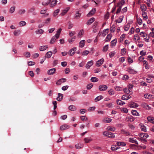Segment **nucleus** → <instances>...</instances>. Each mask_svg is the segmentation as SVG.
Returning a JSON list of instances; mask_svg holds the SVG:
<instances>
[{"mask_svg":"<svg viewBox=\"0 0 154 154\" xmlns=\"http://www.w3.org/2000/svg\"><path fill=\"white\" fill-rule=\"evenodd\" d=\"M139 136L141 138V141L143 143H146L147 140L145 139L147 138L149 136L148 134L146 133H142L139 134Z\"/></svg>","mask_w":154,"mask_h":154,"instance_id":"obj_1","label":"nucleus"},{"mask_svg":"<svg viewBox=\"0 0 154 154\" xmlns=\"http://www.w3.org/2000/svg\"><path fill=\"white\" fill-rule=\"evenodd\" d=\"M107 86L105 85H100L99 87V89L101 91H106L107 89Z\"/></svg>","mask_w":154,"mask_h":154,"instance_id":"obj_2","label":"nucleus"},{"mask_svg":"<svg viewBox=\"0 0 154 154\" xmlns=\"http://www.w3.org/2000/svg\"><path fill=\"white\" fill-rule=\"evenodd\" d=\"M76 50V48L75 47L73 48L70 50L68 52L69 55L70 56H73L75 54Z\"/></svg>","mask_w":154,"mask_h":154,"instance_id":"obj_3","label":"nucleus"},{"mask_svg":"<svg viewBox=\"0 0 154 154\" xmlns=\"http://www.w3.org/2000/svg\"><path fill=\"white\" fill-rule=\"evenodd\" d=\"M104 61V60L103 58H102L97 61L96 63V66H100L102 65Z\"/></svg>","mask_w":154,"mask_h":154,"instance_id":"obj_4","label":"nucleus"},{"mask_svg":"<svg viewBox=\"0 0 154 154\" xmlns=\"http://www.w3.org/2000/svg\"><path fill=\"white\" fill-rule=\"evenodd\" d=\"M66 79L65 78H62L57 81L56 82V84L58 85H60L63 83L66 82Z\"/></svg>","mask_w":154,"mask_h":154,"instance_id":"obj_5","label":"nucleus"},{"mask_svg":"<svg viewBox=\"0 0 154 154\" xmlns=\"http://www.w3.org/2000/svg\"><path fill=\"white\" fill-rule=\"evenodd\" d=\"M93 64V60H91L88 61L85 67L87 69H88L92 66Z\"/></svg>","mask_w":154,"mask_h":154,"instance_id":"obj_6","label":"nucleus"},{"mask_svg":"<svg viewBox=\"0 0 154 154\" xmlns=\"http://www.w3.org/2000/svg\"><path fill=\"white\" fill-rule=\"evenodd\" d=\"M114 146V147H111V149L112 150H117L119 149L120 148V147L119 146H125L126 145H113Z\"/></svg>","mask_w":154,"mask_h":154,"instance_id":"obj_7","label":"nucleus"},{"mask_svg":"<svg viewBox=\"0 0 154 154\" xmlns=\"http://www.w3.org/2000/svg\"><path fill=\"white\" fill-rule=\"evenodd\" d=\"M57 2V0H53L52 1H51V2L50 3V6L51 7H55Z\"/></svg>","mask_w":154,"mask_h":154,"instance_id":"obj_8","label":"nucleus"},{"mask_svg":"<svg viewBox=\"0 0 154 154\" xmlns=\"http://www.w3.org/2000/svg\"><path fill=\"white\" fill-rule=\"evenodd\" d=\"M96 11V9L95 8H93L92 10L87 14V16L90 17L93 15Z\"/></svg>","mask_w":154,"mask_h":154,"instance_id":"obj_9","label":"nucleus"},{"mask_svg":"<svg viewBox=\"0 0 154 154\" xmlns=\"http://www.w3.org/2000/svg\"><path fill=\"white\" fill-rule=\"evenodd\" d=\"M56 70L55 68L51 69L48 71V74L49 75H53L55 72Z\"/></svg>","mask_w":154,"mask_h":154,"instance_id":"obj_10","label":"nucleus"},{"mask_svg":"<svg viewBox=\"0 0 154 154\" xmlns=\"http://www.w3.org/2000/svg\"><path fill=\"white\" fill-rule=\"evenodd\" d=\"M131 97V96L128 95H123L122 97V99L123 100H127Z\"/></svg>","mask_w":154,"mask_h":154,"instance_id":"obj_11","label":"nucleus"},{"mask_svg":"<svg viewBox=\"0 0 154 154\" xmlns=\"http://www.w3.org/2000/svg\"><path fill=\"white\" fill-rule=\"evenodd\" d=\"M70 127L69 125H63L61 126L60 127V129L61 130H63L69 128Z\"/></svg>","mask_w":154,"mask_h":154,"instance_id":"obj_12","label":"nucleus"},{"mask_svg":"<svg viewBox=\"0 0 154 154\" xmlns=\"http://www.w3.org/2000/svg\"><path fill=\"white\" fill-rule=\"evenodd\" d=\"M95 20V19L94 17H92L87 22L86 24L87 25H89L91 24Z\"/></svg>","mask_w":154,"mask_h":154,"instance_id":"obj_13","label":"nucleus"},{"mask_svg":"<svg viewBox=\"0 0 154 154\" xmlns=\"http://www.w3.org/2000/svg\"><path fill=\"white\" fill-rule=\"evenodd\" d=\"M126 120L127 121L130 122H132L134 121V119L133 117L132 116H130L126 117Z\"/></svg>","mask_w":154,"mask_h":154,"instance_id":"obj_14","label":"nucleus"},{"mask_svg":"<svg viewBox=\"0 0 154 154\" xmlns=\"http://www.w3.org/2000/svg\"><path fill=\"white\" fill-rule=\"evenodd\" d=\"M52 54V52L51 51H49L47 52L46 54L45 55V57L46 58H50Z\"/></svg>","mask_w":154,"mask_h":154,"instance_id":"obj_15","label":"nucleus"},{"mask_svg":"<svg viewBox=\"0 0 154 154\" xmlns=\"http://www.w3.org/2000/svg\"><path fill=\"white\" fill-rule=\"evenodd\" d=\"M48 45H44L40 47L39 50L41 51H43L48 48Z\"/></svg>","mask_w":154,"mask_h":154,"instance_id":"obj_16","label":"nucleus"},{"mask_svg":"<svg viewBox=\"0 0 154 154\" xmlns=\"http://www.w3.org/2000/svg\"><path fill=\"white\" fill-rule=\"evenodd\" d=\"M117 42V40L116 38L112 40L111 42L110 46L112 47H114L116 45Z\"/></svg>","mask_w":154,"mask_h":154,"instance_id":"obj_17","label":"nucleus"},{"mask_svg":"<svg viewBox=\"0 0 154 154\" xmlns=\"http://www.w3.org/2000/svg\"><path fill=\"white\" fill-rule=\"evenodd\" d=\"M147 119L149 122L154 124V118L151 116H148L147 117Z\"/></svg>","mask_w":154,"mask_h":154,"instance_id":"obj_18","label":"nucleus"},{"mask_svg":"<svg viewBox=\"0 0 154 154\" xmlns=\"http://www.w3.org/2000/svg\"><path fill=\"white\" fill-rule=\"evenodd\" d=\"M112 119L108 118H106L103 120V122L104 123H109L112 121Z\"/></svg>","mask_w":154,"mask_h":154,"instance_id":"obj_19","label":"nucleus"},{"mask_svg":"<svg viewBox=\"0 0 154 154\" xmlns=\"http://www.w3.org/2000/svg\"><path fill=\"white\" fill-rule=\"evenodd\" d=\"M63 94L60 93H59L58 94V96L57 98V100L58 101H60L63 99Z\"/></svg>","mask_w":154,"mask_h":154,"instance_id":"obj_20","label":"nucleus"},{"mask_svg":"<svg viewBox=\"0 0 154 154\" xmlns=\"http://www.w3.org/2000/svg\"><path fill=\"white\" fill-rule=\"evenodd\" d=\"M21 31L20 30L17 29L15 30L14 32V34L15 36H18L21 33Z\"/></svg>","mask_w":154,"mask_h":154,"instance_id":"obj_21","label":"nucleus"},{"mask_svg":"<svg viewBox=\"0 0 154 154\" xmlns=\"http://www.w3.org/2000/svg\"><path fill=\"white\" fill-rule=\"evenodd\" d=\"M81 16V14L79 13L78 12L76 13L75 14L74 16V18L76 19H79Z\"/></svg>","mask_w":154,"mask_h":154,"instance_id":"obj_22","label":"nucleus"},{"mask_svg":"<svg viewBox=\"0 0 154 154\" xmlns=\"http://www.w3.org/2000/svg\"><path fill=\"white\" fill-rule=\"evenodd\" d=\"M69 109L71 111H74L76 110V108L75 106L71 105L69 106Z\"/></svg>","mask_w":154,"mask_h":154,"instance_id":"obj_23","label":"nucleus"},{"mask_svg":"<svg viewBox=\"0 0 154 154\" xmlns=\"http://www.w3.org/2000/svg\"><path fill=\"white\" fill-rule=\"evenodd\" d=\"M85 42L84 40H81L79 42V46L81 48H83L85 45Z\"/></svg>","mask_w":154,"mask_h":154,"instance_id":"obj_24","label":"nucleus"},{"mask_svg":"<svg viewBox=\"0 0 154 154\" xmlns=\"http://www.w3.org/2000/svg\"><path fill=\"white\" fill-rule=\"evenodd\" d=\"M57 37V36L55 35H54L51 38L50 42V43L51 44H53L56 41L57 39L58 38Z\"/></svg>","mask_w":154,"mask_h":154,"instance_id":"obj_25","label":"nucleus"},{"mask_svg":"<svg viewBox=\"0 0 154 154\" xmlns=\"http://www.w3.org/2000/svg\"><path fill=\"white\" fill-rule=\"evenodd\" d=\"M92 140V139L91 137H86L84 139V141L86 143H89Z\"/></svg>","mask_w":154,"mask_h":154,"instance_id":"obj_26","label":"nucleus"},{"mask_svg":"<svg viewBox=\"0 0 154 154\" xmlns=\"http://www.w3.org/2000/svg\"><path fill=\"white\" fill-rule=\"evenodd\" d=\"M26 11L24 9H20L18 11V13L20 15L24 14L26 12Z\"/></svg>","mask_w":154,"mask_h":154,"instance_id":"obj_27","label":"nucleus"},{"mask_svg":"<svg viewBox=\"0 0 154 154\" xmlns=\"http://www.w3.org/2000/svg\"><path fill=\"white\" fill-rule=\"evenodd\" d=\"M62 30V29L61 28H59L57 31V33L55 35L56 36L57 38H59Z\"/></svg>","mask_w":154,"mask_h":154,"instance_id":"obj_28","label":"nucleus"},{"mask_svg":"<svg viewBox=\"0 0 154 154\" xmlns=\"http://www.w3.org/2000/svg\"><path fill=\"white\" fill-rule=\"evenodd\" d=\"M60 9H57L55 10L54 12L53 13V16L54 17H55L57 16L58 14L60 12Z\"/></svg>","mask_w":154,"mask_h":154,"instance_id":"obj_29","label":"nucleus"},{"mask_svg":"<svg viewBox=\"0 0 154 154\" xmlns=\"http://www.w3.org/2000/svg\"><path fill=\"white\" fill-rule=\"evenodd\" d=\"M103 98V97L102 95H100L94 99V100L95 102L99 101Z\"/></svg>","mask_w":154,"mask_h":154,"instance_id":"obj_30","label":"nucleus"},{"mask_svg":"<svg viewBox=\"0 0 154 154\" xmlns=\"http://www.w3.org/2000/svg\"><path fill=\"white\" fill-rule=\"evenodd\" d=\"M143 106L144 108L148 110H149L151 109V107L147 104L144 103L143 105Z\"/></svg>","mask_w":154,"mask_h":154,"instance_id":"obj_31","label":"nucleus"},{"mask_svg":"<svg viewBox=\"0 0 154 154\" xmlns=\"http://www.w3.org/2000/svg\"><path fill=\"white\" fill-rule=\"evenodd\" d=\"M112 37V35L109 34L107 35L105 39V42H108L110 40L111 37Z\"/></svg>","mask_w":154,"mask_h":154,"instance_id":"obj_32","label":"nucleus"},{"mask_svg":"<svg viewBox=\"0 0 154 154\" xmlns=\"http://www.w3.org/2000/svg\"><path fill=\"white\" fill-rule=\"evenodd\" d=\"M16 7L14 6H12L10 9L9 12L10 13L12 14L14 11Z\"/></svg>","mask_w":154,"mask_h":154,"instance_id":"obj_33","label":"nucleus"},{"mask_svg":"<svg viewBox=\"0 0 154 154\" xmlns=\"http://www.w3.org/2000/svg\"><path fill=\"white\" fill-rule=\"evenodd\" d=\"M140 8L141 10L143 11H145L146 10V6L145 5H141Z\"/></svg>","mask_w":154,"mask_h":154,"instance_id":"obj_34","label":"nucleus"},{"mask_svg":"<svg viewBox=\"0 0 154 154\" xmlns=\"http://www.w3.org/2000/svg\"><path fill=\"white\" fill-rule=\"evenodd\" d=\"M108 29L104 30L102 33V35L104 37L108 33Z\"/></svg>","mask_w":154,"mask_h":154,"instance_id":"obj_35","label":"nucleus"},{"mask_svg":"<svg viewBox=\"0 0 154 154\" xmlns=\"http://www.w3.org/2000/svg\"><path fill=\"white\" fill-rule=\"evenodd\" d=\"M84 31L83 29L81 30L78 33V36L79 37H81L84 34Z\"/></svg>","mask_w":154,"mask_h":154,"instance_id":"obj_36","label":"nucleus"},{"mask_svg":"<svg viewBox=\"0 0 154 154\" xmlns=\"http://www.w3.org/2000/svg\"><path fill=\"white\" fill-rule=\"evenodd\" d=\"M116 101L117 104L120 105H122L125 103L124 101H122L120 100H117Z\"/></svg>","mask_w":154,"mask_h":154,"instance_id":"obj_37","label":"nucleus"},{"mask_svg":"<svg viewBox=\"0 0 154 154\" xmlns=\"http://www.w3.org/2000/svg\"><path fill=\"white\" fill-rule=\"evenodd\" d=\"M109 94L110 95H113L115 94L114 91L112 89H111L108 91Z\"/></svg>","mask_w":154,"mask_h":154,"instance_id":"obj_38","label":"nucleus"},{"mask_svg":"<svg viewBox=\"0 0 154 154\" xmlns=\"http://www.w3.org/2000/svg\"><path fill=\"white\" fill-rule=\"evenodd\" d=\"M91 81L93 82H95L98 81V79L95 77H92L91 79Z\"/></svg>","mask_w":154,"mask_h":154,"instance_id":"obj_39","label":"nucleus"},{"mask_svg":"<svg viewBox=\"0 0 154 154\" xmlns=\"http://www.w3.org/2000/svg\"><path fill=\"white\" fill-rule=\"evenodd\" d=\"M123 91L126 93L127 94H128L129 93H131V91H130L128 89H127V88H125L123 90Z\"/></svg>","mask_w":154,"mask_h":154,"instance_id":"obj_40","label":"nucleus"},{"mask_svg":"<svg viewBox=\"0 0 154 154\" xmlns=\"http://www.w3.org/2000/svg\"><path fill=\"white\" fill-rule=\"evenodd\" d=\"M108 130L111 131H114L116 130V128L113 127H109L107 128Z\"/></svg>","mask_w":154,"mask_h":154,"instance_id":"obj_41","label":"nucleus"},{"mask_svg":"<svg viewBox=\"0 0 154 154\" xmlns=\"http://www.w3.org/2000/svg\"><path fill=\"white\" fill-rule=\"evenodd\" d=\"M125 3V1L124 0H121V1L118 4L117 6H121L122 7V5Z\"/></svg>","mask_w":154,"mask_h":154,"instance_id":"obj_42","label":"nucleus"},{"mask_svg":"<svg viewBox=\"0 0 154 154\" xmlns=\"http://www.w3.org/2000/svg\"><path fill=\"white\" fill-rule=\"evenodd\" d=\"M26 24V22L25 21H22L19 23V24L20 26H22L25 25Z\"/></svg>","mask_w":154,"mask_h":154,"instance_id":"obj_43","label":"nucleus"},{"mask_svg":"<svg viewBox=\"0 0 154 154\" xmlns=\"http://www.w3.org/2000/svg\"><path fill=\"white\" fill-rule=\"evenodd\" d=\"M108 46L109 45H107L103 47V51L104 52H105L108 50Z\"/></svg>","mask_w":154,"mask_h":154,"instance_id":"obj_44","label":"nucleus"},{"mask_svg":"<svg viewBox=\"0 0 154 154\" xmlns=\"http://www.w3.org/2000/svg\"><path fill=\"white\" fill-rule=\"evenodd\" d=\"M108 137L110 138H114L115 137V136L113 133L109 132Z\"/></svg>","mask_w":154,"mask_h":154,"instance_id":"obj_45","label":"nucleus"},{"mask_svg":"<svg viewBox=\"0 0 154 154\" xmlns=\"http://www.w3.org/2000/svg\"><path fill=\"white\" fill-rule=\"evenodd\" d=\"M69 9H66L64 10L60 14V15L61 16H63L65 15Z\"/></svg>","mask_w":154,"mask_h":154,"instance_id":"obj_46","label":"nucleus"},{"mask_svg":"<svg viewBox=\"0 0 154 154\" xmlns=\"http://www.w3.org/2000/svg\"><path fill=\"white\" fill-rule=\"evenodd\" d=\"M51 2V0H49L47 1V2H42V5L44 6H47Z\"/></svg>","mask_w":154,"mask_h":154,"instance_id":"obj_47","label":"nucleus"},{"mask_svg":"<svg viewBox=\"0 0 154 154\" xmlns=\"http://www.w3.org/2000/svg\"><path fill=\"white\" fill-rule=\"evenodd\" d=\"M76 38V37L75 36H74L72 38H71L70 39H69L68 40V42H69V43L71 44L72 43V42L74 41L75 39Z\"/></svg>","mask_w":154,"mask_h":154,"instance_id":"obj_48","label":"nucleus"},{"mask_svg":"<svg viewBox=\"0 0 154 154\" xmlns=\"http://www.w3.org/2000/svg\"><path fill=\"white\" fill-rule=\"evenodd\" d=\"M89 53V51H88L85 50L82 53V55L83 56L87 55Z\"/></svg>","mask_w":154,"mask_h":154,"instance_id":"obj_49","label":"nucleus"},{"mask_svg":"<svg viewBox=\"0 0 154 154\" xmlns=\"http://www.w3.org/2000/svg\"><path fill=\"white\" fill-rule=\"evenodd\" d=\"M128 72L131 74H134L135 73V71L134 69H132L131 68L128 69Z\"/></svg>","mask_w":154,"mask_h":154,"instance_id":"obj_50","label":"nucleus"},{"mask_svg":"<svg viewBox=\"0 0 154 154\" xmlns=\"http://www.w3.org/2000/svg\"><path fill=\"white\" fill-rule=\"evenodd\" d=\"M24 54L26 57L27 58L29 57L30 56V54L29 52H26L24 53Z\"/></svg>","mask_w":154,"mask_h":154,"instance_id":"obj_51","label":"nucleus"},{"mask_svg":"<svg viewBox=\"0 0 154 154\" xmlns=\"http://www.w3.org/2000/svg\"><path fill=\"white\" fill-rule=\"evenodd\" d=\"M115 89L117 91H121L122 90V88L118 86H116L115 87Z\"/></svg>","mask_w":154,"mask_h":154,"instance_id":"obj_52","label":"nucleus"},{"mask_svg":"<svg viewBox=\"0 0 154 154\" xmlns=\"http://www.w3.org/2000/svg\"><path fill=\"white\" fill-rule=\"evenodd\" d=\"M137 20L138 24L140 25H141L142 23V21L141 19L137 17Z\"/></svg>","mask_w":154,"mask_h":154,"instance_id":"obj_53","label":"nucleus"},{"mask_svg":"<svg viewBox=\"0 0 154 154\" xmlns=\"http://www.w3.org/2000/svg\"><path fill=\"white\" fill-rule=\"evenodd\" d=\"M129 78V76L127 75H124L122 77V79L124 80H126Z\"/></svg>","mask_w":154,"mask_h":154,"instance_id":"obj_54","label":"nucleus"},{"mask_svg":"<svg viewBox=\"0 0 154 154\" xmlns=\"http://www.w3.org/2000/svg\"><path fill=\"white\" fill-rule=\"evenodd\" d=\"M93 28V32L94 33L97 32L99 29V27H92Z\"/></svg>","mask_w":154,"mask_h":154,"instance_id":"obj_55","label":"nucleus"},{"mask_svg":"<svg viewBox=\"0 0 154 154\" xmlns=\"http://www.w3.org/2000/svg\"><path fill=\"white\" fill-rule=\"evenodd\" d=\"M129 106L130 107H134L135 106V103L134 102H131L129 104Z\"/></svg>","mask_w":154,"mask_h":154,"instance_id":"obj_56","label":"nucleus"},{"mask_svg":"<svg viewBox=\"0 0 154 154\" xmlns=\"http://www.w3.org/2000/svg\"><path fill=\"white\" fill-rule=\"evenodd\" d=\"M130 27V25L129 24H128L124 27V29L125 31H128Z\"/></svg>","mask_w":154,"mask_h":154,"instance_id":"obj_57","label":"nucleus"},{"mask_svg":"<svg viewBox=\"0 0 154 154\" xmlns=\"http://www.w3.org/2000/svg\"><path fill=\"white\" fill-rule=\"evenodd\" d=\"M106 106L109 108H112L113 106V105L112 103H107L106 104Z\"/></svg>","mask_w":154,"mask_h":154,"instance_id":"obj_58","label":"nucleus"},{"mask_svg":"<svg viewBox=\"0 0 154 154\" xmlns=\"http://www.w3.org/2000/svg\"><path fill=\"white\" fill-rule=\"evenodd\" d=\"M93 86V85L92 84H89L87 85V89H91Z\"/></svg>","mask_w":154,"mask_h":154,"instance_id":"obj_59","label":"nucleus"},{"mask_svg":"<svg viewBox=\"0 0 154 154\" xmlns=\"http://www.w3.org/2000/svg\"><path fill=\"white\" fill-rule=\"evenodd\" d=\"M35 64V63L34 62L32 61H29L28 62V64L29 66H32L34 65Z\"/></svg>","mask_w":154,"mask_h":154,"instance_id":"obj_60","label":"nucleus"},{"mask_svg":"<svg viewBox=\"0 0 154 154\" xmlns=\"http://www.w3.org/2000/svg\"><path fill=\"white\" fill-rule=\"evenodd\" d=\"M75 34V31H70L69 32V35L71 37Z\"/></svg>","mask_w":154,"mask_h":154,"instance_id":"obj_61","label":"nucleus"},{"mask_svg":"<svg viewBox=\"0 0 154 154\" xmlns=\"http://www.w3.org/2000/svg\"><path fill=\"white\" fill-rule=\"evenodd\" d=\"M77 100V98L75 97H70L69 99V101H75Z\"/></svg>","mask_w":154,"mask_h":154,"instance_id":"obj_62","label":"nucleus"},{"mask_svg":"<svg viewBox=\"0 0 154 154\" xmlns=\"http://www.w3.org/2000/svg\"><path fill=\"white\" fill-rule=\"evenodd\" d=\"M81 118L82 121H87L88 120V118L85 116H81Z\"/></svg>","mask_w":154,"mask_h":154,"instance_id":"obj_63","label":"nucleus"},{"mask_svg":"<svg viewBox=\"0 0 154 154\" xmlns=\"http://www.w3.org/2000/svg\"><path fill=\"white\" fill-rule=\"evenodd\" d=\"M69 86L68 85H66L62 87L61 89L63 91H65L67 90Z\"/></svg>","mask_w":154,"mask_h":154,"instance_id":"obj_64","label":"nucleus"}]
</instances>
